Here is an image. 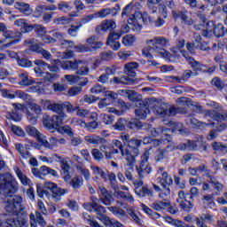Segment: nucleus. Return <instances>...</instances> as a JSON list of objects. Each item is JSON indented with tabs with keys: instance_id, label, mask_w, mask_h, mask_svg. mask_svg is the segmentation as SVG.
<instances>
[{
	"instance_id": "obj_1",
	"label": "nucleus",
	"mask_w": 227,
	"mask_h": 227,
	"mask_svg": "<svg viewBox=\"0 0 227 227\" xmlns=\"http://www.w3.org/2000/svg\"><path fill=\"white\" fill-rule=\"evenodd\" d=\"M0 180L5 182L0 184V194L4 196V210L6 215H17V218H8L5 222L0 219V227H22L27 224V212L24 207L23 200L20 195H15L17 192V182L12 176V174H5L0 176Z\"/></svg>"
},
{
	"instance_id": "obj_2",
	"label": "nucleus",
	"mask_w": 227,
	"mask_h": 227,
	"mask_svg": "<svg viewBox=\"0 0 227 227\" xmlns=\"http://www.w3.org/2000/svg\"><path fill=\"white\" fill-rule=\"evenodd\" d=\"M168 43H169V40L160 36H155L152 40L147 41L150 52H155V54H159L161 58H169L171 54L169 51H166L164 48H160L168 47Z\"/></svg>"
},
{
	"instance_id": "obj_3",
	"label": "nucleus",
	"mask_w": 227,
	"mask_h": 227,
	"mask_svg": "<svg viewBox=\"0 0 227 227\" xmlns=\"http://www.w3.org/2000/svg\"><path fill=\"white\" fill-rule=\"evenodd\" d=\"M151 150H152V147H150L149 149L145 150L143 153V154L140 156V160L138 165L136 166L138 178H140V180H143L145 176H148V175H150V173H152V171L153 170L149 161Z\"/></svg>"
},
{
	"instance_id": "obj_4",
	"label": "nucleus",
	"mask_w": 227,
	"mask_h": 227,
	"mask_svg": "<svg viewBox=\"0 0 227 227\" xmlns=\"http://www.w3.org/2000/svg\"><path fill=\"white\" fill-rule=\"evenodd\" d=\"M56 65L61 64L63 70H76V75H88L90 74V67L85 64H82V60H66L61 62V60H54Z\"/></svg>"
},
{
	"instance_id": "obj_5",
	"label": "nucleus",
	"mask_w": 227,
	"mask_h": 227,
	"mask_svg": "<svg viewBox=\"0 0 227 227\" xmlns=\"http://www.w3.org/2000/svg\"><path fill=\"white\" fill-rule=\"evenodd\" d=\"M139 64H137V62H129L126 64L124 66V74H126L127 76H122L121 78L114 77L113 82L115 84H132V82H134V78L130 77H136V70H137Z\"/></svg>"
},
{
	"instance_id": "obj_6",
	"label": "nucleus",
	"mask_w": 227,
	"mask_h": 227,
	"mask_svg": "<svg viewBox=\"0 0 227 227\" xmlns=\"http://www.w3.org/2000/svg\"><path fill=\"white\" fill-rule=\"evenodd\" d=\"M143 140L137 138H133L129 141L128 148L122 152V157H125L127 162L136 161V157H139V148H141Z\"/></svg>"
},
{
	"instance_id": "obj_7",
	"label": "nucleus",
	"mask_w": 227,
	"mask_h": 227,
	"mask_svg": "<svg viewBox=\"0 0 227 227\" xmlns=\"http://www.w3.org/2000/svg\"><path fill=\"white\" fill-rule=\"evenodd\" d=\"M14 26H17L18 27H20V33H29L35 30L36 35L39 36H43L45 33H47V30L44 28L42 25H35L34 27L29 24V21L24 19H19L14 21Z\"/></svg>"
},
{
	"instance_id": "obj_8",
	"label": "nucleus",
	"mask_w": 227,
	"mask_h": 227,
	"mask_svg": "<svg viewBox=\"0 0 227 227\" xmlns=\"http://www.w3.org/2000/svg\"><path fill=\"white\" fill-rule=\"evenodd\" d=\"M87 43L90 46H84L82 44H79L74 46L76 52H95L98 49H100L104 43L102 41H97V37L92 35L87 39Z\"/></svg>"
},
{
	"instance_id": "obj_9",
	"label": "nucleus",
	"mask_w": 227,
	"mask_h": 227,
	"mask_svg": "<svg viewBox=\"0 0 227 227\" xmlns=\"http://www.w3.org/2000/svg\"><path fill=\"white\" fill-rule=\"evenodd\" d=\"M59 132L60 134H67V136H68L69 145H71V146H74V148L81 146V144L82 143V137L74 133L72 128L69 125H64L59 128Z\"/></svg>"
},
{
	"instance_id": "obj_10",
	"label": "nucleus",
	"mask_w": 227,
	"mask_h": 227,
	"mask_svg": "<svg viewBox=\"0 0 227 227\" xmlns=\"http://www.w3.org/2000/svg\"><path fill=\"white\" fill-rule=\"evenodd\" d=\"M44 187L52 192V198H54L56 201H61V196L68 194V189L59 187L57 184L51 181L45 182Z\"/></svg>"
},
{
	"instance_id": "obj_11",
	"label": "nucleus",
	"mask_w": 227,
	"mask_h": 227,
	"mask_svg": "<svg viewBox=\"0 0 227 227\" xmlns=\"http://www.w3.org/2000/svg\"><path fill=\"white\" fill-rule=\"evenodd\" d=\"M169 152H173V147L168 145L166 147H158L153 151V160L156 162H164L169 160Z\"/></svg>"
},
{
	"instance_id": "obj_12",
	"label": "nucleus",
	"mask_w": 227,
	"mask_h": 227,
	"mask_svg": "<svg viewBox=\"0 0 227 227\" xmlns=\"http://www.w3.org/2000/svg\"><path fill=\"white\" fill-rule=\"evenodd\" d=\"M99 201L103 203V205H106V207H111L113 203H114V198L113 197V192L107 190L104 186H99Z\"/></svg>"
},
{
	"instance_id": "obj_13",
	"label": "nucleus",
	"mask_w": 227,
	"mask_h": 227,
	"mask_svg": "<svg viewBox=\"0 0 227 227\" xmlns=\"http://www.w3.org/2000/svg\"><path fill=\"white\" fill-rule=\"evenodd\" d=\"M42 113V106H40L36 103L30 104V108L27 110V118L32 123L35 125L36 121H38V114Z\"/></svg>"
},
{
	"instance_id": "obj_14",
	"label": "nucleus",
	"mask_w": 227,
	"mask_h": 227,
	"mask_svg": "<svg viewBox=\"0 0 227 227\" xmlns=\"http://www.w3.org/2000/svg\"><path fill=\"white\" fill-rule=\"evenodd\" d=\"M0 33L7 39L20 40L22 38V32L10 30L3 22H0Z\"/></svg>"
},
{
	"instance_id": "obj_15",
	"label": "nucleus",
	"mask_w": 227,
	"mask_h": 227,
	"mask_svg": "<svg viewBox=\"0 0 227 227\" xmlns=\"http://www.w3.org/2000/svg\"><path fill=\"white\" fill-rule=\"evenodd\" d=\"M176 113H185V108L170 106L168 109L164 107H158L156 114L159 116H175Z\"/></svg>"
},
{
	"instance_id": "obj_16",
	"label": "nucleus",
	"mask_w": 227,
	"mask_h": 227,
	"mask_svg": "<svg viewBox=\"0 0 227 227\" xmlns=\"http://www.w3.org/2000/svg\"><path fill=\"white\" fill-rule=\"evenodd\" d=\"M48 111H52V113H56L62 118H68V115L63 111V103H54L49 100H46Z\"/></svg>"
},
{
	"instance_id": "obj_17",
	"label": "nucleus",
	"mask_w": 227,
	"mask_h": 227,
	"mask_svg": "<svg viewBox=\"0 0 227 227\" xmlns=\"http://www.w3.org/2000/svg\"><path fill=\"white\" fill-rule=\"evenodd\" d=\"M29 217H30V226L31 227H36V226H38V224L42 227L47 226V223L45 222V219H43L42 213L35 211V215L31 213Z\"/></svg>"
},
{
	"instance_id": "obj_18",
	"label": "nucleus",
	"mask_w": 227,
	"mask_h": 227,
	"mask_svg": "<svg viewBox=\"0 0 227 227\" xmlns=\"http://www.w3.org/2000/svg\"><path fill=\"white\" fill-rule=\"evenodd\" d=\"M185 122L187 125H191L192 127H214V125H215V122L214 121H211L209 123L200 121L193 115L187 116L185 119Z\"/></svg>"
},
{
	"instance_id": "obj_19",
	"label": "nucleus",
	"mask_w": 227,
	"mask_h": 227,
	"mask_svg": "<svg viewBox=\"0 0 227 227\" xmlns=\"http://www.w3.org/2000/svg\"><path fill=\"white\" fill-rule=\"evenodd\" d=\"M227 129V124L221 122L218 126L212 129L208 134H207V140L208 141H214V139H216V137H219V134L223 132V130H225Z\"/></svg>"
},
{
	"instance_id": "obj_20",
	"label": "nucleus",
	"mask_w": 227,
	"mask_h": 227,
	"mask_svg": "<svg viewBox=\"0 0 227 227\" xmlns=\"http://www.w3.org/2000/svg\"><path fill=\"white\" fill-rule=\"evenodd\" d=\"M84 140L89 145H93L94 146H98V145H107L108 143L106 138L97 135L85 136Z\"/></svg>"
},
{
	"instance_id": "obj_21",
	"label": "nucleus",
	"mask_w": 227,
	"mask_h": 227,
	"mask_svg": "<svg viewBox=\"0 0 227 227\" xmlns=\"http://www.w3.org/2000/svg\"><path fill=\"white\" fill-rule=\"evenodd\" d=\"M114 29H116V22L113 20H106L96 27V32L100 33V31H113Z\"/></svg>"
},
{
	"instance_id": "obj_22",
	"label": "nucleus",
	"mask_w": 227,
	"mask_h": 227,
	"mask_svg": "<svg viewBox=\"0 0 227 227\" xmlns=\"http://www.w3.org/2000/svg\"><path fill=\"white\" fill-rule=\"evenodd\" d=\"M42 146H44V148H48L49 150H54L55 146H58V138L51 137L47 140L45 138V136L43 135V137L41 138V142H39Z\"/></svg>"
},
{
	"instance_id": "obj_23",
	"label": "nucleus",
	"mask_w": 227,
	"mask_h": 227,
	"mask_svg": "<svg viewBox=\"0 0 227 227\" xmlns=\"http://www.w3.org/2000/svg\"><path fill=\"white\" fill-rule=\"evenodd\" d=\"M55 160L57 162L60 163V168L62 169V171H64V173L66 174L65 178H70V175H68V169H70V166L68 165V161H67V160L58 154L54 155Z\"/></svg>"
},
{
	"instance_id": "obj_24",
	"label": "nucleus",
	"mask_w": 227,
	"mask_h": 227,
	"mask_svg": "<svg viewBox=\"0 0 227 227\" xmlns=\"http://www.w3.org/2000/svg\"><path fill=\"white\" fill-rule=\"evenodd\" d=\"M14 8L19 10V12H21V13H25V15H30L33 12L29 4L24 2H16L14 4Z\"/></svg>"
},
{
	"instance_id": "obj_25",
	"label": "nucleus",
	"mask_w": 227,
	"mask_h": 227,
	"mask_svg": "<svg viewBox=\"0 0 227 227\" xmlns=\"http://www.w3.org/2000/svg\"><path fill=\"white\" fill-rule=\"evenodd\" d=\"M169 205H171V203L169 201L155 200L154 202H153L150 205V207H151V208H153V210H156V212H160V211L168 208V207H169Z\"/></svg>"
},
{
	"instance_id": "obj_26",
	"label": "nucleus",
	"mask_w": 227,
	"mask_h": 227,
	"mask_svg": "<svg viewBox=\"0 0 227 227\" xmlns=\"http://www.w3.org/2000/svg\"><path fill=\"white\" fill-rule=\"evenodd\" d=\"M25 130L27 132V134H28V136H31L32 137H35V139H37L38 143H40L42 141V138L43 137V135L42 133H40V131H38V129L36 128H35L34 126H27L25 128Z\"/></svg>"
},
{
	"instance_id": "obj_27",
	"label": "nucleus",
	"mask_w": 227,
	"mask_h": 227,
	"mask_svg": "<svg viewBox=\"0 0 227 227\" xmlns=\"http://www.w3.org/2000/svg\"><path fill=\"white\" fill-rule=\"evenodd\" d=\"M135 194L139 198H146V196L153 198V191L148 188V185H145L140 189H135Z\"/></svg>"
},
{
	"instance_id": "obj_28",
	"label": "nucleus",
	"mask_w": 227,
	"mask_h": 227,
	"mask_svg": "<svg viewBox=\"0 0 227 227\" xmlns=\"http://www.w3.org/2000/svg\"><path fill=\"white\" fill-rule=\"evenodd\" d=\"M184 3L186 4L191 10H194L195 12L196 10H200V12L207 10V6H205V4H200L198 0H184Z\"/></svg>"
},
{
	"instance_id": "obj_29",
	"label": "nucleus",
	"mask_w": 227,
	"mask_h": 227,
	"mask_svg": "<svg viewBox=\"0 0 227 227\" xmlns=\"http://www.w3.org/2000/svg\"><path fill=\"white\" fill-rule=\"evenodd\" d=\"M90 169L93 175H95L96 180L98 179V176L103 180H107V174L106 173V171H104V169H102V168L92 165L90 166Z\"/></svg>"
},
{
	"instance_id": "obj_30",
	"label": "nucleus",
	"mask_w": 227,
	"mask_h": 227,
	"mask_svg": "<svg viewBox=\"0 0 227 227\" xmlns=\"http://www.w3.org/2000/svg\"><path fill=\"white\" fill-rule=\"evenodd\" d=\"M69 185H71V187L76 191L81 189V187L84 185V179L82 178V176H75L73 177L69 182Z\"/></svg>"
},
{
	"instance_id": "obj_31",
	"label": "nucleus",
	"mask_w": 227,
	"mask_h": 227,
	"mask_svg": "<svg viewBox=\"0 0 227 227\" xmlns=\"http://www.w3.org/2000/svg\"><path fill=\"white\" fill-rule=\"evenodd\" d=\"M19 77H20V82H19L20 86H31L35 84V81L29 79V74H27V73H20L19 74Z\"/></svg>"
},
{
	"instance_id": "obj_32",
	"label": "nucleus",
	"mask_w": 227,
	"mask_h": 227,
	"mask_svg": "<svg viewBox=\"0 0 227 227\" xmlns=\"http://www.w3.org/2000/svg\"><path fill=\"white\" fill-rule=\"evenodd\" d=\"M99 200L97 199L96 203H94V212H96V215L98 219H101V217L105 216L106 215V207L99 203Z\"/></svg>"
},
{
	"instance_id": "obj_33",
	"label": "nucleus",
	"mask_w": 227,
	"mask_h": 227,
	"mask_svg": "<svg viewBox=\"0 0 227 227\" xmlns=\"http://www.w3.org/2000/svg\"><path fill=\"white\" fill-rule=\"evenodd\" d=\"M32 174L34 176H36V178H42V176L49 175V167L42 166L40 169L34 168H32Z\"/></svg>"
},
{
	"instance_id": "obj_34",
	"label": "nucleus",
	"mask_w": 227,
	"mask_h": 227,
	"mask_svg": "<svg viewBox=\"0 0 227 227\" xmlns=\"http://www.w3.org/2000/svg\"><path fill=\"white\" fill-rule=\"evenodd\" d=\"M115 196L119 200H123V201H128V203H134V197L130 193L125 192H115Z\"/></svg>"
},
{
	"instance_id": "obj_35",
	"label": "nucleus",
	"mask_w": 227,
	"mask_h": 227,
	"mask_svg": "<svg viewBox=\"0 0 227 227\" xmlns=\"http://www.w3.org/2000/svg\"><path fill=\"white\" fill-rule=\"evenodd\" d=\"M12 41L6 43V39L0 40V51H4L6 49H10V47H13V45H17V43H20V39H11Z\"/></svg>"
},
{
	"instance_id": "obj_36",
	"label": "nucleus",
	"mask_w": 227,
	"mask_h": 227,
	"mask_svg": "<svg viewBox=\"0 0 227 227\" xmlns=\"http://www.w3.org/2000/svg\"><path fill=\"white\" fill-rule=\"evenodd\" d=\"M188 63L194 71V75H198V72H201V70H203V68L205 67L203 64L196 61L194 59H190V61Z\"/></svg>"
},
{
	"instance_id": "obj_37",
	"label": "nucleus",
	"mask_w": 227,
	"mask_h": 227,
	"mask_svg": "<svg viewBox=\"0 0 227 227\" xmlns=\"http://www.w3.org/2000/svg\"><path fill=\"white\" fill-rule=\"evenodd\" d=\"M34 52H36L37 54H42L43 58L49 61L52 58V54L51 52L43 48L42 46H34Z\"/></svg>"
},
{
	"instance_id": "obj_38",
	"label": "nucleus",
	"mask_w": 227,
	"mask_h": 227,
	"mask_svg": "<svg viewBox=\"0 0 227 227\" xmlns=\"http://www.w3.org/2000/svg\"><path fill=\"white\" fill-rule=\"evenodd\" d=\"M77 123L80 127H86L89 130H95L96 129H98V122L97 121H92L86 123L82 120H77Z\"/></svg>"
},
{
	"instance_id": "obj_39",
	"label": "nucleus",
	"mask_w": 227,
	"mask_h": 227,
	"mask_svg": "<svg viewBox=\"0 0 227 227\" xmlns=\"http://www.w3.org/2000/svg\"><path fill=\"white\" fill-rule=\"evenodd\" d=\"M51 121L53 123V127H54V130H59V129H61V124L63 123V120H67V118H63L61 115H53L51 116Z\"/></svg>"
},
{
	"instance_id": "obj_40",
	"label": "nucleus",
	"mask_w": 227,
	"mask_h": 227,
	"mask_svg": "<svg viewBox=\"0 0 227 227\" xmlns=\"http://www.w3.org/2000/svg\"><path fill=\"white\" fill-rule=\"evenodd\" d=\"M126 127L130 129V130H139V129H141V121H139V119L127 121Z\"/></svg>"
},
{
	"instance_id": "obj_41",
	"label": "nucleus",
	"mask_w": 227,
	"mask_h": 227,
	"mask_svg": "<svg viewBox=\"0 0 227 227\" xmlns=\"http://www.w3.org/2000/svg\"><path fill=\"white\" fill-rule=\"evenodd\" d=\"M224 33H226V28L223 24L218 23L214 27V35L216 38H223Z\"/></svg>"
},
{
	"instance_id": "obj_42",
	"label": "nucleus",
	"mask_w": 227,
	"mask_h": 227,
	"mask_svg": "<svg viewBox=\"0 0 227 227\" xmlns=\"http://www.w3.org/2000/svg\"><path fill=\"white\" fill-rule=\"evenodd\" d=\"M15 148L23 159H30V157H33L29 151L24 149V145H22V144H16Z\"/></svg>"
},
{
	"instance_id": "obj_43",
	"label": "nucleus",
	"mask_w": 227,
	"mask_h": 227,
	"mask_svg": "<svg viewBox=\"0 0 227 227\" xmlns=\"http://www.w3.org/2000/svg\"><path fill=\"white\" fill-rule=\"evenodd\" d=\"M134 164L136 161H127L126 169H125V176L127 180H132V172L134 171Z\"/></svg>"
},
{
	"instance_id": "obj_44",
	"label": "nucleus",
	"mask_w": 227,
	"mask_h": 227,
	"mask_svg": "<svg viewBox=\"0 0 227 227\" xmlns=\"http://www.w3.org/2000/svg\"><path fill=\"white\" fill-rule=\"evenodd\" d=\"M180 208L184 210V212H191L194 208V203H192L191 200H181L179 202Z\"/></svg>"
},
{
	"instance_id": "obj_45",
	"label": "nucleus",
	"mask_w": 227,
	"mask_h": 227,
	"mask_svg": "<svg viewBox=\"0 0 227 227\" xmlns=\"http://www.w3.org/2000/svg\"><path fill=\"white\" fill-rule=\"evenodd\" d=\"M150 113L146 107H140L135 110L136 117L139 120H146V115Z\"/></svg>"
},
{
	"instance_id": "obj_46",
	"label": "nucleus",
	"mask_w": 227,
	"mask_h": 227,
	"mask_svg": "<svg viewBox=\"0 0 227 227\" xmlns=\"http://www.w3.org/2000/svg\"><path fill=\"white\" fill-rule=\"evenodd\" d=\"M114 10V9H111V8L101 9L98 12H95V17H96V19L97 18L106 19V17H107V15H112L113 16V11Z\"/></svg>"
},
{
	"instance_id": "obj_47",
	"label": "nucleus",
	"mask_w": 227,
	"mask_h": 227,
	"mask_svg": "<svg viewBox=\"0 0 227 227\" xmlns=\"http://www.w3.org/2000/svg\"><path fill=\"white\" fill-rule=\"evenodd\" d=\"M202 113L204 116H208V118H211V120H214L215 121H219V112L215 110H204L202 111Z\"/></svg>"
},
{
	"instance_id": "obj_48",
	"label": "nucleus",
	"mask_w": 227,
	"mask_h": 227,
	"mask_svg": "<svg viewBox=\"0 0 227 227\" xmlns=\"http://www.w3.org/2000/svg\"><path fill=\"white\" fill-rule=\"evenodd\" d=\"M114 130L122 131L127 129V120L123 118L118 119V121L114 125Z\"/></svg>"
},
{
	"instance_id": "obj_49",
	"label": "nucleus",
	"mask_w": 227,
	"mask_h": 227,
	"mask_svg": "<svg viewBox=\"0 0 227 227\" xmlns=\"http://www.w3.org/2000/svg\"><path fill=\"white\" fill-rule=\"evenodd\" d=\"M15 97H18V98H21V100H24V102L29 103L33 99L31 98V95L22 91V90H16L14 93Z\"/></svg>"
},
{
	"instance_id": "obj_50",
	"label": "nucleus",
	"mask_w": 227,
	"mask_h": 227,
	"mask_svg": "<svg viewBox=\"0 0 227 227\" xmlns=\"http://www.w3.org/2000/svg\"><path fill=\"white\" fill-rule=\"evenodd\" d=\"M63 109H66L67 113H68L69 114H74V113L76 112L77 109H79V106H74L72 103L66 101L62 103V110Z\"/></svg>"
},
{
	"instance_id": "obj_51",
	"label": "nucleus",
	"mask_w": 227,
	"mask_h": 227,
	"mask_svg": "<svg viewBox=\"0 0 227 227\" xmlns=\"http://www.w3.org/2000/svg\"><path fill=\"white\" fill-rule=\"evenodd\" d=\"M211 84L213 86H215V88H217V90H219V91H222L223 89L224 88V82L223 80H221L220 77H214L211 80Z\"/></svg>"
},
{
	"instance_id": "obj_52",
	"label": "nucleus",
	"mask_w": 227,
	"mask_h": 227,
	"mask_svg": "<svg viewBox=\"0 0 227 227\" xmlns=\"http://www.w3.org/2000/svg\"><path fill=\"white\" fill-rule=\"evenodd\" d=\"M82 93V87L73 86L67 90V97H77Z\"/></svg>"
},
{
	"instance_id": "obj_53",
	"label": "nucleus",
	"mask_w": 227,
	"mask_h": 227,
	"mask_svg": "<svg viewBox=\"0 0 227 227\" xmlns=\"http://www.w3.org/2000/svg\"><path fill=\"white\" fill-rule=\"evenodd\" d=\"M134 42H136V37L132 35H126L122 37V43L125 47H130Z\"/></svg>"
},
{
	"instance_id": "obj_54",
	"label": "nucleus",
	"mask_w": 227,
	"mask_h": 227,
	"mask_svg": "<svg viewBox=\"0 0 227 227\" xmlns=\"http://www.w3.org/2000/svg\"><path fill=\"white\" fill-rule=\"evenodd\" d=\"M170 91L171 93H176V95H182V93H186V91H189V90L185 86L177 85L170 88Z\"/></svg>"
},
{
	"instance_id": "obj_55",
	"label": "nucleus",
	"mask_w": 227,
	"mask_h": 227,
	"mask_svg": "<svg viewBox=\"0 0 227 227\" xmlns=\"http://www.w3.org/2000/svg\"><path fill=\"white\" fill-rule=\"evenodd\" d=\"M76 169H77L78 173H81L83 176L84 180H86V182H90V178L91 177V174H90L89 169L84 168L82 166H77Z\"/></svg>"
},
{
	"instance_id": "obj_56",
	"label": "nucleus",
	"mask_w": 227,
	"mask_h": 227,
	"mask_svg": "<svg viewBox=\"0 0 227 227\" xmlns=\"http://www.w3.org/2000/svg\"><path fill=\"white\" fill-rule=\"evenodd\" d=\"M100 118L101 121H103V123H106V125H111V123L114 121V115L112 114H101Z\"/></svg>"
},
{
	"instance_id": "obj_57",
	"label": "nucleus",
	"mask_w": 227,
	"mask_h": 227,
	"mask_svg": "<svg viewBox=\"0 0 227 227\" xmlns=\"http://www.w3.org/2000/svg\"><path fill=\"white\" fill-rule=\"evenodd\" d=\"M43 125L46 129H50L51 132H54V124L51 116L43 117Z\"/></svg>"
},
{
	"instance_id": "obj_58",
	"label": "nucleus",
	"mask_w": 227,
	"mask_h": 227,
	"mask_svg": "<svg viewBox=\"0 0 227 227\" xmlns=\"http://www.w3.org/2000/svg\"><path fill=\"white\" fill-rule=\"evenodd\" d=\"M57 8H58V10H59V12H64V13H68V12H70V10H72L70 4H68L67 2H60L58 4Z\"/></svg>"
},
{
	"instance_id": "obj_59",
	"label": "nucleus",
	"mask_w": 227,
	"mask_h": 227,
	"mask_svg": "<svg viewBox=\"0 0 227 227\" xmlns=\"http://www.w3.org/2000/svg\"><path fill=\"white\" fill-rule=\"evenodd\" d=\"M0 95L4 98H9L10 100H13V98H15V94L12 93V90H8L6 89H0Z\"/></svg>"
},
{
	"instance_id": "obj_60",
	"label": "nucleus",
	"mask_w": 227,
	"mask_h": 227,
	"mask_svg": "<svg viewBox=\"0 0 227 227\" xmlns=\"http://www.w3.org/2000/svg\"><path fill=\"white\" fill-rule=\"evenodd\" d=\"M11 130L13 134H15L16 136H20V137H24V136H26V132H24V129L19 126L11 125Z\"/></svg>"
},
{
	"instance_id": "obj_61",
	"label": "nucleus",
	"mask_w": 227,
	"mask_h": 227,
	"mask_svg": "<svg viewBox=\"0 0 227 227\" xmlns=\"http://www.w3.org/2000/svg\"><path fill=\"white\" fill-rule=\"evenodd\" d=\"M128 98L130 102H140L141 95H139L137 92L134 90H130Z\"/></svg>"
},
{
	"instance_id": "obj_62",
	"label": "nucleus",
	"mask_w": 227,
	"mask_h": 227,
	"mask_svg": "<svg viewBox=\"0 0 227 227\" xmlns=\"http://www.w3.org/2000/svg\"><path fill=\"white\" fill-rule=\"evenodd\" d=\"M195 15L200 20V26H204L207 23V14H205V12L197 11Z\"/></svg>"
},
{
	"instance_id": "obj_63",
	"label": "nucleus",
	"mask_w": 227,
	"mask_h": 227,
	"mask_svg": "<svg viewBox=\"0 0 227 227\" xmlns=\"http://www.w3.org/2000/svg\"><path fill=\"white\" fill-rule=\"evenodd\" d=\"M91 154H92L93 159L96 160L98 162H100V160H102V159H104V154L98 149H92Z\"/></svg>"
},
{
	"instance_id": "obj_64",
	"label": "nucleus",
	"mask_w": 227,
	"mask_h": 227,
	"mask_svg": "<svg viewBox=\"0 0 227 227\" xmlns=\"http://www.w3.org/2000/svg\"><path fill=\"white\" fill-rule=\"evenodd\" d=\"M159 14L160 17H162L163 19H168V6H166V4H159Z\"/></svg>"
}]
</instances>
